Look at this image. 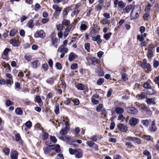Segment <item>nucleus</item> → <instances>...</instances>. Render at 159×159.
Wrapping results in <instances>:
<instances>
[{
	"label": "nucleus",
	"mask_w": 159,
	"mask_h": 159,
	"mask_svg": "<svg viewBox=\"0 0 159 159\" xmlns=\"http://www.w3.org/2000/svg\"><path fill=\"white\" fill-rule=\"evenodd\" d=\"M68 49L64 47L63 45L60 46L57 50L58 52L61 53L60 56L61 58H62L64 57L65 54L68 52Z\"/></svg>",
	"instance_id": "6"
},
{
	"label": "nucleus",
	"mask_w": 159,
	"mask_h": 159,
	"mask_svg": "<svg viewBox=\"0 0 159 159\" xmlns=\"http://www.w3.org/2000/svg\"><path fill=\"white\" fill-rule=\"evenodd\" d=\"M139 121V119L134 117H132L130 119L129 123L130 125L134 126L136 125L138 123Z\"/></svg>",
	"instance_id": "11"
},
{
	"label": "nucleus",
	"mask_w": 159,
	"mask_h": 159,
	"mask_svg": "<svg viewBox=\"0 0 159 159\" xmlns=\"http://www.w3.org/2000/svg\"><path fill=\"white\" fill-rule=\"evenodd\" d=\"M144 155L147 156V159H151L152 156L150 152L148 150H144L143 152Z\"/></svg>",
	"instance_id": "26"
},
{
	"label": "nucleus",
	"mask_w": 159,
	"mask_h": 159,
	"mask_svg": "<svg viewBox=\"0 0 159 159\" xmlns=\"http://www.w3.org/2000/svg\"><path fill=\"white\" fill-rule=\"evenodd\" d=\"M150 17L149 13L146 12L143 15V18L144 20H147Z\"/></svg>",
	"instance_id": "33"
},
{
	"label": "nucleus",
	"mask_w": 159,
	"mask_h": 159,
	"mask_svg": "<svg viewBox=\"0 0 159 159\" xmlns=\"http://www.w3.org/2000/svg\"><path fill=\"white\" fill-rule=\"evenodd\" d=\"M15 89L17 91L21 89L20 83L18 82H16L15 83Z\"/></svg>",
	"instance_id": "38"
},
{
	"label": "nucleus",
	"mask_w": 159,
	"mask_h": 159,
	"mask_svg": "<svg viewBox=\"0 0 159 159\" xmlns=\"http://www.w3.org/2000/svg\"><path fill=\"white\" fill-rule=\"evenodd\" d=\"M107 114V111L105 108H103L101 111V115L104 118H105Z\"/></svg>",
	"instance_id": "46"
},
{
	"label": "nucleus",
	"mask_w": 159,
	"mask_h": 159,
	"mask_svg": "<svg viewBox=\"0 0 159 159\" xmlns=\"http://www.w3.org/2000/svg\"><path fill=\"white\" fill-rule=\"evenodd\" d=\"M84 48L87 51L89 52L90 51V44L89 43H86L84 44Z\"/></svg>",
	"instance_id": "41"
},
{
	"label": "nucleus",
	"mask_w": 159,
	"mask_h": 159,
	"mask_svg": "<svg viewBox=\"0 0 159 159\" xmlns=\"http://www.w3.org/2000/svg\"><path fill=\"white\" fill-rule=\"evenodd\" d=\"M13 134H14L15 136V141L16 142H18L20 144L21 146H23L24 144V141L22 139L20 134L17 132V131L15 130L14 131Z\"/></svg>",
	"instance_id": "4"
},
{
	"label": "nucleus",
	"mask_w": 159,
	"mask_h": 159,
	"mask_svg": "<svg viewBox=\"0 0 159 159\" xmlns=\"http://www.w3.org/2000/svg\"><path fill=\"white\" fill-rule=\"evenodd\" d=\"M56 27L57 30L60 31H61L65 28V27L62 25V23L57 25Z\"/></svg>",
	"instance_id": "40"
},
{
	"label": "nucleus",
	"mask_w": 159,
	"mask_h": 159,
	"mask_svg": "<svg viewBox=\"0 0 159 159\" xmlns=\"http://www.w3.org/2000/svg\"><path fill=\"white\" fill-rule=\"evenodd\" d=\"M143 87L145 89H147L151 87V85L148 82V81H147L143 84Z\"/></svg>",
	"instance_id": "62"
},
{
	"label": "nucleus",
	"mask_w": 159,
	"mask_h": 159,
	"mask_svg": "<svg viewBox=\"0 0 159 159\" xmlns=\"http://www.w3.org/2000/svg\"><path fill=\"white\" fill-rule=\"evenodd\" d=\"M103 107V105L102 104H99L98 106L96 108V110L97 112H100L101 111V110L102 109V107Z\"/></svg>",
	"instance_id": "57"
},
{
	"label": "nucleus",
	"mask_w": 159,
	"mask_h": 159,
	"mask_svg": "<svg viewBox=\"0 0 159 159\" xmlns=\"http://www.w3.org/2000/svg\"><path fill=\"white\" fill-rule=\"evenodd\" d=\"M152 5L150 3L148 2L147 5L146 6L144 11L147 12H150Z\"/></svg>",
	"instance_id": "32"
},
{
	"label": "nucleus",
	"mask_w": 159,
	"mask_h": 159,
	"mask_svg": "<svg viewBox=\"0 0 159 159\" xmlns=\"http://www.w3.org/2000/svg\"><path fill=\"white\" fill-rule=\"evenodd\" d=\"M141 7L138 5L136 7L134 6L131 11L130 18L131 20L135 19L139 16V13H140Z\"/></svg>",
	"instance_id": "1"
},
{
	"label": "nucleus",
	"mask_w": 159,
	"mask_h": 159,
	"mask_svg": "<svg viewBox=\"0 0 159 159\" xmlns=\"http://www.w3.org/2000/svg\"><path fill=\"white\" fill-rule=\"evenodd\" d=\"M153 81L157 85L158 87L159 88V75L155 77L153 79Z\"/></svg>",
	"instance_id": "52"
},
{
	"label": "nucleus",
	"mask_w": 159,
	"mask_h": 159,
	"mask_svg": "<svg viewBox=\"0 0 159 159\" xmlns=\"http://www.w3.org/2000/svg\"><path fill=\"white\" fill-rule=\"evenodd\" d=\"M43 134L42 135V139L43 140H46L48 137V134L46 132H43Z\"/></svg>",
	"instance_id": "42"
},
{
	"label": "nucleus",
	"mask_w": 159,
	"mask_h": 159,
	"mask_svg": "<svg viewBox=\"0 0 159 159\" xmlns=\"http://www.w3.org/2000/svg\"><path fill=\"white\" fill-rule=\"evenodd\" d=\"M76 88L80 90H85L86 92L88 91V88L87 86H84V85L81 83H75V84Z\"/></svg>",
	"instance_id": "7"
},
{
	"label": "nucleus",
	"mask_w": 159,
	"mask_h": 159,
	"mask_svg": "<svg viewBox=\"0 0 159 159\" xmlns=\"http://www.w3.org/2000/svg\"><path fill=\"white\" fill-rule=\"evenodd\" d=\"M78 67L77 63H73L71 65L70 68L72 70L76 69Z\"/></svg>",
	"instance_id": "63"
},
{
	"label": "nucleus",
	"mask_w": 159,
	"mask_h": 159,
	"mask_svg": "<svg viewBox=\"0 0 159 159\" xmlns=\"http://www.w3.org/2000/svg\"><path fill=\"white\" fill-rule=\"evenodd\" d=\"M5 82L7 85H10L11 86L13 83V80L7 79L5 80Z\"/></svg>",
	"instance_id": "56"
},
{
	"label": "nucleus",
	"mask_w": 159,
	"mask_h": 159,
	"mask_svg": "<svg viewBox=\"0 0 159 159\" xmlns=\"http://www.w3.org/2000/svg\"><path fill=\"white\" fill-rule=\"evenodd\" d=\"M25 125L26 127L28 128L29 129H30L32 126V122L30 121L29 120L27 121L25 124Z\"/></svg>",
	"instance_id": "44"
},
{
	"label": "nucleus",
	"mask_w": 159,
	"mask_h": 159,
	"mask_svg": "<svg viewBox=\"0 0 159 159\" xmlns=\"http://www.w3.org/2000/svg\"><path fill=\"white\" fill-rule=\"evenodd\" d=\"M103 5H101L100 4H98L95 7V10L96 11H98L101 10L102 8Z\"/></svg>",
	"instance_id": "58"
},
{
	"label": "nucleus",
	"mask_w": 159,
	"mask_h": 159,
	"mask_svg": "<svg viewBox=\"0 0 159 159\" xmlns=\"http://www.w3.org/2000/svg\"><path fill=\"white\" fill-rule=\"evenodd\" d=\"M77 57V55L75 54L73 52L70 53L69 56V60L70 61H71L74 60L75 58Z\"/></svg>",
	"instance_id": "22"
},
{
	"label": "nucleus",
	"mask_w": 159,
	"mask_h": 159,
	"mask_svg": "<svg viewBox=\"0 0 159 159\" xmlns=\"http://www.w3.org/2000/svg\"><path fill=\"white\" fill-rule=\"evenodd\" d=\"M133 7L132 5L129 4L123 10L124 13H128L130 10L132 9Z\"/></svg>",
	"instance_id": "24"
},
{
	"label": "nucleus",
	"mask_w": 159,
	"mask_h": 159,
	"mask_svg": "<svg viewBox=\"0 0 159 159\" xmlns=\"http://www.w3.org/2000/svg\"><path fill=\"white\" fill-rule=\"evenodd\" d=\"M148 95L145 89L143 90L140 94L137 95L136 97L138 99L140 100L142 99L147 98V95Z\"/></svg>",
	"instance_id": "8"
},
{
	"label": "nucleus",
	"mask_w": 159,
	"mask_h": 159,
	"mask_svg": "<svg viewBox=\"0 0 159 159\" xmlns=\"http://www.w3.org/2000/svg\"><path fill=\"white\" fill-rule=\"evenodd\" d=\"M50 149L51 148H50L49 146L47 147H46L45 148H44L43 150H44L45 153L47 154L50 153L51 151V150Z\"/></svg>",
	"instance_id": "53"
},
{
	"label": "nucleus",
	"mask_w": 159,
	"mask_h": 159,
	"mask_svg": "<svg viewBox=\"0 0 159 159\" xmlns=\"http://www.w3.org/2000/svg\"><path fill=\"white\" fill-rule=\"evenodd\" d=\"M152 51H148V53L147 55L148 58V60H151L153 57Z\"/></svg>",
	"instance_id": "51"
},
{
	"label": "nucleus",
	"mask_w": 159,
	"mask_h": 159,
	"mask_svg": "<svg viewBox=\"0 0 159 159\" xmlns=\"http://www.w3.org/2000/svg\"><path fill=\"white\" fill-rule=\"evenodd\" d=\"M112 34V33L109 32L107 34H105L103 35V38L106 40H108L110 38Z\"/></svg>",
	"instance_id": "34"
},
{
	"label": "nucleus",
	"mask_w": 159,
	"mask_h": 159,
	"mask_svg": "<svg viewBox=\"0 0 159 159\" xmlns=\"http://www.w3.org/2000/svg\"><path fill=\"white\" fill-rule=\"evenodd\" d=\"M90 60L92 61L91 64L93 65H95L96 64H97L98 62V60L94 57H92L90 58Z\"/></svg>",
	"instance_id": "29"
},
{
	"label": "nucleus",
	"mask_w": 159,
	"mask_h": 159,
	"mask_svg": "<svg viewBox=\"0 0 159 159\" xmlns=\"http://www.w3.org/2000/svg\"><path fill=\"white\" fill-rule=\"evenodd\" d=\"M10 43L14 47H17L19 46L20 44V42L18 40H16L15 39H11L9 40Z\"/></svg>",
	"instance_id": "15"
},
{
	"label": "nucleus",
	"mask_w": 159,
	"mask_h": 159,
	"mask_svg": "<svg viewBox=\"0 0 159 159\" xmlns=\"http://www.w3.org/2000/svg\"><path fill=\"white\" fill-rule=\"evenodd\" d=\"M32 57L31 55L28 54L25 55L24 58L25 60H27L28 61H30Z\"/></svg>",
	"instance_id": "48"
},
{
	"label": "nucleus",
	"mask_w": 159,
	"mask_h": 159,
	"mask_svg": "<svg viewBox=\"0 0 159 159\" xmlns=\"http://www.w3.org/2000/svg\"><path fill=\"white\" fill-rule=\"evenodd\" d=\"M137 39L138 40H139L140 42H142L144 40V39L143 37V34H141V35H138Z\"/></svg>",
	"instance_id": "50"
},
{
	"label": "nucleus",
	"mask_w": 159,
	"mask_h": 159,
	"mask_svg": "<svg viewBox=\"0 0 159 159\" xmlns=\"http://www.w3.org/2000/svg\"><path fill=\"white\" fill-rule=\"evenodd\" d=\"M118 129L121 131L125 132L127 129V127L122 124H120L117 125Z\"/></svg>",
	"instance_id": "18"
},
{
	"label": "nucleus",
	"mask_w": 159,
	"mask_h": 159,
	"mask_svg": "<svg viewBox=\"0 0 159 159\" xmlns=\"http://www.w3.org/2000/svg\"><path fill=\"white\" fill-rule=\"evenodd\" d=\"M140 66L143 69H146L148 71H152V69L151 65L147 62V61L146 59H143L142 62L140 64Z\"/></svg>",
	"instance_id": "2"
},
{
	"label": "nucleus",
	"mask_w": 159,
	"mask_h": 159,
	"mask_svg": "<svg viewBox=\"0 0 159 159\" xmlns=\"http://www.w3.org/2000/svg\"><path fill=\"white\" fill-rule=\"evenodd\" d=\"M83 155V151L81 149L78 148L76 149L75 154V157L77 158H81Z\"/></svg>",
	"instance_id": "16"
},
{
	"label": "nucleus",
	"mask_w": 159,
	"mask_h": 159,
	"mask_svg": "<svg viewBox=\"0 0 159 159\" xmlns=\"http://www.w3.org/2000/svg\"><path fill=\"white\" fill-rule=\"evenodd\" d=\"M75 28V24L74 23L70 24L65 29L64 32V37L66 38L68 35L71 29L73 30Z\"/></svg>",
	"instance_id": "3"
},
{
	"label": "nucleus",
	"mask_w": 159,
	"mask_h": 159,
	"mask_svg": "<svg viewBox=\"0 0 159 159\" xmlns=\"http://www.w3.org/2000/svg\"><path fill=\"white\" fill-rule=\"evenodd\" d=\"M141 123L145 126L147 127L149 125V121L147 119L143 120Z\"/></svg>",
	"instance_id": "61"
},
{
	"label": "nucleus",
	"mask_w": 159,
	"mask_h": 159,
	"mask_svg": "<svg viewBox=\"0 0 159 159\" xmlns=\"http://www.w3.org/2000/svg\"><path fill=\"white\" fill-rule=\"evenodd\" d=\"M104 79L103 78H101L97 80V84L98 85H101L104 82Z\"/></svg>",
	"instance_id": "47"
},
{
	"label": "nucleus",
	"mask_w": 159,
	"mask_h": 159,
	"mask_svg": "<svg viewBox=\"0 0 159 159\" xmlns=\"http://www.w3.org/2000/svg\"><path fill=\"white\" fill-rule=\"evenodd\" d=\"M98 137V135H95L91 136L89 139L93 142H96L97 140V138Z\"/></svg>",
	"instance_id": "49"
},
{
	"label": "nucleus",
	"mask_w": 159,
	"mask_h": 159,
	"mask_svg": "<svg viewBox=\"0 0 159 159\" xmlns=\"http://www.w3.org/2000/svg\"><path fill=\"white\" fill-rule=\"evenodd\" d=\"M59 104L58 103H56L55 105V109L54 112L56 115H57L60 113V110L59 108Z\"/></svg>",
	"instance_id": "25"
},
{
	"label": "nucleus",
	"mask_w": 159,
	"mask_h": 159,
	"mask_svg": "<svg viewBox=\"0 0 159 159\" xmlns=\"http://www.w3.org/2000/svg\"><path fill=\"white\" fill-rule=\"evenodd\" d=\"M146 101L147 103L148 104H150L152 103L153 104H155V102L152 98H146Z\"/></svg>",
	"instance_id": "36"
},
{
	"label": "nucleus",
	"mask_w": 159,
	"mask_h": 159,
	"mask_svg": "<svg viewBox=\"0 0 159 159\" xmlns=\"http://www.w3.org/2000/svg\"><path fill=\"white\" fill-rule=\"evenodd\" d=\"M11 50V49L8 48H6L4 50L3 54L6 56L8 55V53Z\"/></svg>",
	"instance_id": "54"
},
{
	"label": "nucleus",
	"mask_w": 159,
	"mask_h": 159,
	"mask_svg": "<svg viewBox=\"0 0 159 159\" xmlns=\"http://www.w3.org/2000/svg\"><path fill=\"white\" fill-rule=\"evenodd\" d=\"M72 7V6H70L64 8L62 12V15L64 18H66V16L67 15L70 10H71Z\"/></svg>",
	"instance_id": "12"
},
{
	"label": "nucleus",
	"mask_w": 159,
	"mask_h": 159,
	"mask_svg": "<svg viewBox=\"0 0 159 159\" xmlns=\"http://www.w3.org/2000/svg\"><path fill=\"white\" fill-rule=\"evenodd\" d=\"M72 101L74 103V104L75 105H78L80 103L79 100L77 98L72 99Z\"/></svg>",
	"instance_id": "60"
},
{
	"label": "nucleus",
	"mask_w": 159,
	"mask_h": 159,
	"mask_svg": "<svg viewBox=\"0 0 159 159\" xmlns=\"http://www.w3.org/2000/svg\"><path fill=\"white\" fill-rule=\"evenodd\" d=\"M61 23L63 26L67 27L70 23V22L69 20L64 19L62 21Z\"/></svg>",
	"instance_id": "23"
},
{
	"label": "nucleus",
	"mask_w": 159,
	"mask_h": 159,
	"mask_svg": "<svg viewBox=\"0 0 159 159\" xmlns=\"http://www.w3.org/2000/svg\"><path fill=\"white\" fill-rule=\"evenodd\" d=\"M69 130L65 128H62L60 131V134L61 135H66L68 132Z\"/></svg>",
	"instance_id": "37"
},
{
	"label": "nucleus",
	"mask_w": 159,
	"mask_h": 159,
	"mask_svg": "<svg viewBox=\"0 0 159 159\" xmlns=\"http://www.w3.org/2000/svg\"><path fill=\"white\" fill-rule=\"evenodd\" d=\"M18 32V31L16 29H13L11 30L9 33V35L10 36L12 37L14 35Z\"/></svg>",
	"instance_id": "39"
},
{
	"label": "nucleus",
	"mask_w": 159,
	"mask_h": 159,
	"mask_svg": "<svg viewBox=\"0 0 159 159\" xmlns=\"http://www.w3.org/2000/svg\"><path fill=\"white\" fill-rule=\"evenodd\" d=\"M72 100V98H67L66 100L64 101V103L66 105H68L70 103Z\"/></svg>",
	"instance_id": "55"
},
{
	"label": "nucleus",
	"mask_w": 159,
	"mask_h": 159,
	"mask_svg": "<svg viewBox=\"0 0 159 159\" xmlns=\"http://www.w3.org/2000/svg\"><path fill=\"white\" fill-rule=\"evenodd\" d=\"M51 41L52 43V44L53 45L55 48L57 47L58 42V39L57 38L54 37H52L51 39Z\"/></svg>",
	"instance_id": "21"
},
{
	"label": "nucleus",
	"mask_w": 159,
	"mask_h": 159,
	"mask_svg": "<svg viewBox=\"0 0 159 159\" xmlns=\"http://www.w3.org/2000/svg\"><path fill=\"white\" fill-rule=\"evenodd\" d=\"M156 123L155 121H153L152 122L151 126L150 127V130L151 132H155L156 131L157 129L156 125Z\"/></svg>",
	"instance_id": "19"
},
{
	"label": "nucleus",
	"mask_w": 159,
	"mask_h": 159,
	"mask_svg": "<svg viewBox=\"0 0 159 159\" xmlns=\"http://www.w3.org/2000/svg\"><path fill=\"white\" fill-rule=\"evenodd\" d=\"M39 62L38 60H36L31 62V64L33 67L36 68L37 67L38 63Z\"/></svg>",
	"instance_id": "43"
},
{
	"label": "nucleus",
	"mask_w": 159,
	"mask_h": 159,
	"mask_svg": "<svg viewBox=\"0 0 159 159\" xmlns=\"http://www.w3.org/2000/svg\"><path fill=\"white\" fill-rule=\"evenodd\" d=\"M114 7H116L118 4V7L120 8H123L125 6V4L122 1L118 2V0H115L114 2Z\"/></svg>",
	"instance_id": "9"
},
{
	"label": "nucleus",
	"mask_w": 159,
	"mask_h": 159,
	"mask_svg": "<svg viewBox=\"0 0 159 159\" xmlns=\"http://www.w3.org/2000/svg\"><path fill=\"white\" fill-rule=\"evenodd\" d=\"M55 67L57 69L59 70H61L62 68V66L61 63L59 62H57L55 64Z\"/></svg>",
	"instance_id": "59"
},
{
	"label": "nucleus",
	"mask_w": 159,
	"mask_h": 159,
	"mask_svg": "<svg viewBox=\"0 0 159 159\" xmlns=\"http://www.w3.org/2000/svg\"><path fill=\"white\" fill-rule=\"evenodd\" d=\"M127 111L129 113L135 115L138 112L137 109L134 107H129L126 109Z\"/></svg>",
	"instance_id": "10"
},
{
	"label": "nucleus",
	"mask_w": 159,
	"mask_h": 159,
	"mask_svg": "<svg viewBox=\"0 0 159 159\" xmlns=\"http://www.w3.org/2000/svg\"><path fill=\"white\" fill-rule=\"evenodd\" d=\"M16 113L18 115H21L23 114V111L20 107H18L15 109Z\"/></svg>",
	"instance_id": "30"
},
{
	"label": "nucleus",
	"mask_w": 159,
	"mask_h": 159,
	"mask_svg": "<svg viewBox=\"0 0 159 159\" xmlns=\"http://www.w3.org/2000/svg\"><path fill=\"white\" fill-rule=\"evenodd\" d=\"M115 111L118 114H121L124 112V109L121 107H117L115 108Z\"/></svg>",
	"instance_id": "27"
},
{
	"label": "nucleus",
	"mask_w": 159,
	"mask_h": 159,
	"mask_svg": "<svg viewBox=\"0 0 159 159\" xmlns=\"http://www.w3.org/2000/svg\"><path fill=\"white\" fill-rule=\"evenodd\" d=\"M27 25L30 28H32L33 27V19H30L27 23Z\"/></svg>",
	"instance_id": "35"
},
{
	"label": "nucleus",
	"mask_w": 159,
	"mask_h": 159,
	"mask_svg": "<svg viewBox=\"0 0 159 159\" xmlns=\"http://www.w3.org/2000/svg\"><path fill=\"white\" fill-rule=\"evenodd\" d=\"M3 152L5 155L8 156L10 153V149L8 147H5L3 149Z\"/></svg>",
	"instance_id": "31"
},
{
	"label": "nucleus",
	"mask_w": 159,
	"mask_h": 159,
	"mask_svg": "<svg viewBox=\"0 0 159 159\" xmlns=\"http://www.w3.org/2000/svg\"><path fill=\"white\" fill-rule=\"evenodd\" d=\"M145 89L148 95H152L156 94V91L151 87Z\"/></svg>",
	"instance_id": "17"
},
{
	"label": "nucleus",
	"mask_w": 159,
	"mask_h": 159,
	"mask_svg": "<svg viewBox=\"0 0 159 159\" xmlns=\"http://www.w3.org/2000/svg\"><path fill=\"white\" fill-rule=\"evenodd\" d=\"M135 105L138 107L139 108L141 109L143 111H145L147 113L150 114L151 111L150 109L147 107L144 104H140L139 102H135Z\"/></svg>",
	"instance_id": "5"
},
{
	"label": "nucleus",
	"mask_w": 159,
	"mask_h": 159,
	"mask_svg": "<svg viewBox=\"0 0 159 159\" xmlns=\"http://www.w3.org/2000/svg\"><path fill=\"white\" fill-rule=\"evenodd\" d=\"M88 28L87 25L84 24H81L80 26V29L81 30H85Z\"/></svg>",
	"instance_id": "45"
},
{
	"label": "nucleus",
	"mask_w": 159,
	"mask_h": 159,
	"mask_svg": "<svg viewBox=\"0 0 159 159\" xmlns=\"http://www.w3.org/2000/svg\"><path fill=\"white\" fill-rule=\"evenodd\" d=\"M92 39L93 41L96 42L98 44H100L102 42V40L101 38V36L99 34L92 37Z\"/></svg>",
	"instance_id": "14"
},
{
	"label": "nucleus",
	"mask_w": 159,
	"mask_h": 159,
	"mask_svg": "<svg viewBox=\"0 0 159 159\" xmlns=\"http://www.w3.org/2000/svg\"><path fill=\"white\" fill-rule=\"evenodd\" d=\"M56 79L53 77H52L48 78L46 80V82L48 84H50L51 85H53L55 83L54 80H56Z\"/></svg>",
	"instance_id": "20"
},
{
	"label": "nucleus",
	"mask_w": 159,
	"mask_h": 159,
	"mask_svg": "<svg viewBox=\"0 0 159 159\" xmlns=\"http://www.w3.org/2000/svg\"><path fill=\"white\" fill-rule=\"evenodd\" d=\"M110 21L107 19L103 18L100 21V23L103 25L107 24L108 25L110 24Z\"/></svg>",
	"instance_id": "28"
},
{
	"label": "nucleus",
	"mask_w": 159,
	"mask_h": 159,
	"mask_svg": "<svg viewBox=\"0 0 159 159\" xmlns=\"http://www.w3.org/2000/svg\"><path fill=\"white\" fill-rule=\"evenodd\" d=\"M19 153L15 150H11L10 153V157L11 159H18Z\"/></svg>",
	"instance_id": "13"
},
{
	"label": "nucleus",
	"mask_w": 159,
	"mask_h": 159,
	"mask_svg": "<svg viewBox=\"0 0 159 159\" xmlns=\"http://www.w3.org/2000/svg\"><path fill=\"white\" fill-rule=\"evenodd\" d=\"M134 142H135L138 144H140L141 143V140L140 139L136 137H135Z\"/></svg>",
	"instance_id": "64"
}]
</instances>
